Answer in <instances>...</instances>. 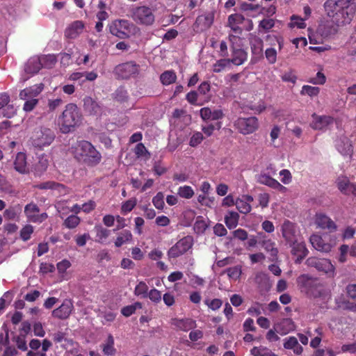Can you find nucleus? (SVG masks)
<instances>
[{
	"label": "nucleus",
	"mask_w": 356,
	"mask_h": 356,
	"mask_svg": "<svg viewBox=\"0 0 356 356\" xmlns=\"http://www.w3.org/2000/svg\"><path fill=\"white\" fill-rule=\"evenodd\" d=\"M54 132L48 128H38L34 130L31 136V143L35 147L42 149L49 145L54 140Z\"/></svg>",
	"instance_id": "nucleus-6"
},
{
	"label": "nucleus",
	"mask_w": 356,
	"mask_h": 356,
	"mask_svg": "<svg viewBox=\"0 0 356 356\" xmlns=\"http://www.w3.org/2000/svg\"><path fill=\"white\" fill-rule=\"evenodd\" d=\"M284 347L286 349H293L297 348L302 351V347L299 345L298 339L295 337H289L284 339Z\"/></svg>",
	"instance_id": "nucleus-46"
},
{
	"label": "nucleus",
	"mask_w": 356,
	"mask_h": 356,
	"mask_svg": "<svg viewBox=\"0 0 356 356\" xmlns=\"http://www.w3.org/2000/svg\"><path fill=\"white\" fill-rule=\"evenodd\" d=\"M327 235L323 236L318 234H312L309 241L316 250L322 252H329L331 251L333 245L327 241Z\"/></svg>",
	"instance_id": "nucleus-13"
},
{
	"label": "nucleus",
	"mask_w": 356,
	"mask_h": 356,
	"mask_svg": "<svg viewBox=\"0 0 356 356\" xmlns=\"http://www.w3.org/2000/svg\"><path fill=\"white\" fill-rule=\"evenodd\" d=\"M72 149L74 158L88 166H96L102 161L101 153L89 141H78Z\"/></svg>",
	"instance_id": "nucleus-2"
},
{
	"label": "nucleus",
	"mask_w": 356,
	"mask_h": 356,
	"mask_svg": "<svg viewBox=\"0 0 356 356\" xmlns=\"http://www.w3.org/2000/svg\"><path fill=\"white\" fill-rule=\"evenodd\" d=\"M259 244L267 252L270 253V256L273 257H277L278 250L275 248V243L270 238L261 240Z\"/></svg>",
	"instance_id": "nucleus-34"
},
{
	"label": "nucleus",
	"mask_w": 356,
	"mask_h": 356,
	"mask_svg": "<svg viewBox=\"0 0 356 356\" xmlns=\"http://www.w3.org/2000/svg\"><path fill=\"white\" fill-rule=\"evenodd\" d=\"M128 92L124 87L118 88L115 92V99L120 102H124L128 100Z\"/></svg>",
	"instance_id": "nucleus-53"
},
{
	"label": "nucleus",
	"mask_w": 356,
	"mask_h": 356,
	"mask_svg": "<svg viewBox=\"0 0 356 356\" xmlns=\"http://www.w3.org/2000/svg\"><path fill=\"white\" fill-rule=\"evenodd\" d=\"M114 338L111 334L108 335L106 343L103 345V353L106 355H113L115 353L116 349L114 347Z\"/></svg>",
	"instance_id": "nucleus-36"
},
{
	"label": "nucleus",
	"mask_w": 356,
	"mask_h": 356,
	"mask_svg": "<svg viewBox=\"0 0 356 356\" xmlns=\"http://www.w3.org/2000/svg\"><path fill=\"white\" fill-rule=\"evenodd\" d=\"M316 224L323 229H327L330 232L337 230V226L335 222L323 213L316 215Z\"/></svg>",
	"instance_id": "nucleus-17"
},
{
	"label": "nucleus",
	"mask_w": 356,
	"mask_h": 356,
	"mask_svg": "<svg viewBox=\"0 0 356 356\" xmlns=\"http://www.w3.org/2000/svg\"><path fill=\"white\" fill-rule=\"evenodd\" d=\"M35 187L40 190L50 189L56 191H61L65 188V185L63 184H60L54 181L42 182L35 185Z\"/></svg>",
	"instance_id": "nucleus-32"
},
{
	"label": "nucleus",
	"mask_w": 356,
	"mask_h": 356,
	"mask_svg": "<svg viewBox=\"0 0 356 356\" xmlns=\"http://www.w3.org/2000/svg\"><path fill=\"white\" fill-rule=\"evenodd\" d=\"M26 102L23 106V110L26 112H30L34 109L38 103V99L36 98H29L25 99Z\"/></svg>",
	"instance_id": "nucleus-57"
},
{
	"label": "nucleus",
	"mask_w": 356,
	"mask_h": 356,
	"mask_svg": "<svg viewBox=\"0 0 356 356\" xmlns=\"http://www.w3.org/2000/svg\"><path fill=\"white\" fill-rule=\"evenodd\" d=\"M282 234L289 244L296 242L297 234L295 223L286 220L282 225Z\"/></svg>",
	"instance_id": "nucleus-16"
},
{
	"label": "nucleus",
	"mask_w": 356,
	"mask_h": 356,
	"mask_svg": "<svg viewBox=\"0 0 356 356\" xmlns=\"http://www.w3.org/2000/svg\"><path fill=\"white\" fill-rule=\"evenodd\" d=\"M275 26V21L273 19H264L259 22V28L268 31Z\"/></svg>",
	"instance_id": "nucleus-63"
},
{
	"label": "nucleus",
	"mask_w": 356,
	"mask_h": 356,
	"mask_svg": "<svg viewBox=\"0 0 356 356\" xmlns=\"http://www.w3.org/2000/svg\"><path fill=\"white\" fill-rule=\"evenodd\" d=\"M232 58H229V60L231 63L235 65H242L248 58L246 51L242 49H236L232 47Z\"/></svg>",
	"instance_id": "nucleus-24"
},
{
	"label": "nucleus",
	"mask_w": 356,
	"mask_h": 356,
	"mask_svg": "<svg viewBox=\"0 0 356 356\" xmlns=\"http://www.w3.org/2000/svg\"><path fill=\"white\" fill-rule=\"evenodd\" d=\"M309 83L312 84H320L323 85L326 81V77L323 73L321 72H318L315 77L311 78L309 81Z\"/></svg>",
	"instance_id": "nucleus-61"
},
{
	"label": "nucleus",
	"mask_w": 356,
	"mask_h": 356,
	"mask_svg": "<svg viewBox=\"0 0 356 356\" xmlns=\"http://www.w3.org/2000/svg\"><path fill=\"white\" fill-rule=\"evenodd\" d=\"M26 155L24 152H18L13 162L14 169L22 175L29 173Z\"/></svg>",
	"instance_id": "nucleus-18"
},
{
	"label": "nucleus",
	"mask_w": 356,
	"mask_h": 356,
	"mask_svg": "<svg viewBox=\"0 0 356 356\" xmlns=\"http://www.w3.org/2000/svg\"><path fill=\"white\" fill-rule=\"evenodd\" d=\"M152 203L157 209L163 210L165 206L163 193L162 192L157 193L152 198Z\"/></svg>",
	"instance_id": "nucleus-51"
},
{
	"label": "nucleus",
	"mask_w": 356,
	"mask_h": 356,
	"mask_svg": "<svg viewBox=\"0 0 356 356\" xmlns=\"http://www.w3.org/2000/svg\"><path fill=\"white\" fill-rule=\"evenodd\" d=\"M95 230L96 232V241L99 243H104L111 234L109 229L103 227L102 225H96Z\"/></svg>",
	"instance_id": "nucleus-35"
},
{
	"label": "nucleus",
	"mask_w": 356,
	"mask_h": 356,
	"mask_svg": "<svg viewBox=\"0 0 356 356\" xmlns=\"http://www.w3.org/2000/svg\"><path fill=\"white\" fill-rule=\"evenodd\" d=\"M277 51L274 48H268L265 51V56L269 64H274L277 61Z\"/></svg>",
	"instance_id": "nucleus-56"
},
{
	"label": "nucleus",
	"mask_w": 356,
	"mask_h": 356,
	"mask_svg": "<svg viewBox=\"0 0 356 356\" xmlns=\"http://www.w3.org/2000/svg\"><path fill=\"white\" fill-rule=\"evenodd\" d=\"M42 68L39 56L30 58L25 64L24 71L26 74L33 75L37 74Z\"/></svg>",
	"instance_id": "nucleus-23"
},
{
	"label": "nucleus",
	"mask_w": 356,
	"mask_h": 356,
	"mask_svg": "<svg viewBox=\"0 0 356 356\" xmlns=\"http://www.w3.org/2000/svg\"><path fill=\"white\" fill-rule=\"evenodd\" d=\"M142 308V304L139 302H135L134 305L124 307L121 309V313L123 316L129 317L135 313L136 309Z\"/></svg>",
	"instance_id": "nucleus-43"
},
{
	"label": "nucleus",
	"mask_w": 356,
	"mask_h": 356,
	"mask_svg": "<svg viewBox=\"0 0 356 356\" xmlns=\"http://www.w3.org/2000/svg\"><path fill=\"white\" fill-rule=\"evenodd\" d=\"M24 214L27 220L33 223H41L48 218L46 212L40 213V208L34 202H31L25 206Z\"/></svg>",
	"instance_id": "nucleus-12"
},
{
	"label": "nucleus",
	"mask_w": 356,
	"mask_h": 356,
	"mask_svg": "<svg viewBox=\"0 0 356 356\" xmlns=\"http://www.w3.org/2000/svg\"><path fill=\"white\" fill-rule=\"evenodd\" d=\"M320 92V88L316 86L304 85L300 90L301 95H308L310 97H316Z\"/></svg>",
	"instance_id": "nucleus-42"
},
{
	"label": "nucleus",
	"mask_w": 356,
	"mask_h": 356,
	"mask_svg": "<svg viewBox=\"0 0 356 356\" xmlns=\"http://www.w3.org/2000/svg\"><path fill=\"white\" fill-rule=\"evenodd\" d=\"M44 84L40 83L35 84L29 88H26L19 92V98L21 99H26L29 98H36L43 90Z\"/></svg>",
	"instance_id": "nucleus-21"
},
{
	"label": "nucleus",
	"mask_w": 356,
	"mask_h": 356,
	"mask_svg": "<svg viewBox=\"0 0 356 356\" xmlns=\"http://www.w3.org/2000/svg\"><path fill=\"white\" fill-rule=\"evenodd\" d=\"M132 241L133 235L131 232L128 229H123L118 233L114 244L116 248H120L123 245L131 243Z\"/></svg>",
	"instance_id": "nucleus-25"
},
{
	"label": "nucleus",
	"mask_w": 356,
	"mask_h": 356,
	"mask_svg": "<svg viewBox=\"0 0 356 356\" xmlns=\"http://www.w3.org/2000/svg\"><path fill=\"white\" fill-rule=\"evenodd\" d=\"M294 329V323L291 318H284L276 324L275 330L281 334H286Z\"/></svg>",
	"instance_id": "nucleus-30"
},
{
	"label": "nucleus",
	"mask_w": 356,
	"mask_h": 356,
	"mask_svg": "<svg viewBox=\"0 0 356 356\" xmlns=\"http://www.w3.org/2000/svg\"><path fill=\"white\" fill-rule=\"evenodd\" d=\"M137 204L136 198L129 199L122 203L121 207V212L123 214H126L133 210Z\"/></svg>",
	"instance_id": "nucleus-48"
},
{
	"label": "nucleus",
	"mask_w": 356,
	"mask_h": 356,
	"mask_svg": "<svg viewBox=\"0 0 356 356\" xmlns=\"http://www.w3.org/2000/svg\"><path fill=\"white\" fill-rule=\"evenodd\" d=\"M203 139V134L201 132H196L191 137L189 145L193 147H196L202 143Z\"/></svg>",
	"instance_id": "nucleus-59"
},
{
	"label": "nucleus",
	"mask_w": 356,
	"mask_h": 356,
	"mask_svg": "<svg viewBox=\"0 0 356 356\" xmlns=\"http://www.w3.org/2000/svg\"><path fill=\"white\" fill-rule=\"evenodd\" d=\"M238 220L239 215L237 212L235 211H229L225 216V225L229 229H232L238 225Z\"/></svg>",
	"instance_id": "nucleus-33"
},
{
	"label": "nucleus",
	"mask_w": 356,
	"mask_h": 356,
	"mask_svg": "<svg viewBox=\"0 0 356 356\" xmlns=\"http://www.w3.org/2000/svg\"><path fill=\"white\" fill-rule=\"evenodd\" d=\"M296 282L300 292L309 298H324L328 295L325 284L317 277L302 274L297 278Z\"/></svg>",
	"instance_id": "nucleus-3"
},
{
	"label": "nucleus",
	"mask_w": 356,
	"mask_h": 356,
	"mask_svg": "<svg viewBox=\"0 0 356 356\" xmlns=\"http://www.w3.org/2000/svg\"><path fill=\"white\" fill-rule=\"evenodd\" d=\"M207 227L206 222L199 216L194 224L193 229L197 234H203Z\"/></svg>",
	"instance_id": "nucleus-52"
},
{
	"label": "nucleus",
	"mask_w": 356,
	"mask_h": 356,
	"mask_svg": "<svg viewBox=\"0 0 356 356\" xmlns=\"http://www.w3.org/2000/svg\"><path fill=\"white\" fill-rule=\"evenodd\" d=\"M305 19L301 18L297 15H292L291 17V22L289 26L291 28L297 27L298 29H304L306 27Z\"/></svg>",
	"instance_id": "nucleus-49"
},
{
	"label": "nucleus",
	"mask_w": 356,
	"mask_h": 356,
	"mask_svg": "<svg viewBox=\"0 0 356 356\" xmlns=\"http://www.w3.org/2000/svg\"><path fill=\"white\" fill-rule=\"evenodd\" d=\"M255 282L259 287L268 289L270 286L268 275L263 272L258 273L255 276Z\"/></svg>",
	"instance_id": "nucleus-39"
},
{
	"label": "nucleus",
	"mask_w": 356,
	"mask_h": 356,
	"mask_svg": "<svg viewBox=\"0 0 356 356\" xmlns=\"http://www.w3.org/2000/svg\"><path fill=\"white\" fill-rule=\"evenodd\" d=\"M213 22L212 18L209 15H200L196 19L195 24H201L204 23L205 27H209Z\"/></svg>",
	"instance_id": "nucleus-64"
},
{
	"label": "nucleus",
	"mask_w": 356,
	"mask_h": 356,
	"mask_svg": "<svg viewBox=\"0 0 356 356\" xmlns=\"http://www.w3.org/2000/svg\"><path fill=\"white\" fill-rule=\"evenodd\" d=\"M306 264L308 266L314 267L318 271L323 273L327 277H334L335 275V267L327 259L311 257L306 260Z\"/></svg>",
	"instance_id": "nucleus-7"
},
{
	"label": "nucleus",
	"mask_w": 356,
	"mask_h": 356,
	"mask_svg": "<svg viewBox=\"0 0 356 356\" xmlns=\"http://www.w3.org/2000/svg\"><path fill=\"white\" fill-rule=\"evenodd\" d=\"M257 181L259 184L268 186L274 189H285V187L280 184L276 179L266 174L259 175Z\"/></svg>",
	"instance_id": "nucleus-26"
},
{
	"label": "nucleus",
	"mask_w": 356,
	"mask_h": 356,
	"mask_svg": "<svg viewBox=\"0 0 356 356\" xmlns=\"http://www.w3.org/2000/svg\"><path fill=\"white\" fill-rule=\"evenodd\" d=\"M193 245V238L191 236H186L179 240L168 251L169 259H175L188 252L192 248Z\"/></svg>",
	"instance_id": "nucleus-9"
},
{
	"label": "nucleus",
	"mask_w": 356,
	"mask_h": 356,
	"mask_svg": "<svg viewBox=\"0 0 356 356\" xmlns=\"http://www.w3.org/2000/svg\"><path fill=\"white\" fill-rule=\"evenodd\" d=\"M83 105L90 114L97 115L101 113L102 107L98 102L90 97H86L83 99Z\"/></svg>",
	"instance_id": "nucleus-28"
},
{
	"label": "nucleus",
	"mask_w": 356,
	"mask_h": 356,
	"mask_svg": "<svg viewBox=\"0 0 356 356\" xmlns=\"http://www.w3.org/2000/svg\"><path fill=\"white\" fill-rule=\"evenodd\" d=\"M48 165V160L44 158H40L38 163L35 165V173L37 175H40L47 169Z\"/></svg>",
	"instance_id": "nucleus-50"
},
{
	"label": "nucleus",
	"mask_w": 356,
	"mask_h": 356,
	"mask_svg": "<svg viewBox=\"0 0 356 356\" xmlns=\"http://www.w3.org/2000/svg\"><path fill=\"white\" fill-rule=\"evenodd\" d=\"M252 202H253V197L251 195H244L241 198L236 199L235 205L240 213L247 214L251 211Z\"/></svg>",
	"instance_id": "nucleus-22"
},
{
	"label": "nucleus",
	"mask_w": 356,
	"mask_h": 356,
	"mask_svg": "<svg viewBox=\"0 0 356 356\" xmlns=\"http://www.w3.org/2000/svg\"><path fill=\"white\" fill-rule=\"evenodd\" d=\"M133 20L140 25L151 26L155 21V15L152 9L147 6L133 8L131 10Z\"/></svg>",
	"instance_id": "nucleus-5"
},
{
	"label": "nucleus",
	"mask_w": 356,
	"mask_h": 356,
	"mask_svg": "<svg viewBox=\"0 0 356 356\" xmlns=\"http://www.w3.org/2000/svg\"><path fill=\"white\" fill-rule=\"evenodd\" d=\"M289 245L292 247L291 253L296 255L298 259H302L307 255L308 250L304 242H298V239H296V242Z\"/></svg>",
	"instance_id": "nucleus-27"
},
{
	"label": "nucleus",
	"mask_w": 356,
	"mask_h": 356,
	"mask_svg": "<svg viewBox=\"0 0 356 356\" xmlns=\"http://www.w3.org/2000/svg\"><path fill=\"white\" fill-rule=\"evenodd\" d=\"M336 183L338 189L343 194L348 195L351 193L352 186H354V183H351L347 177H338Z\"/></svg>",
	"instance_id": "nucleus-29"
},
{
	"label": "nucleus",
	"mask_w": 356,
	"mask_h": 356,
	"mask_svg": "<svg viewBox=\"0 0 356 356\" xmlns=\"http://www.w3.org/2000/svg\"><path fill=\"white\" fill-rule=\"evenodd\" d=\"M263 40L257 38L254 39V42L251 43V51L253 55L258 56L259 58L263 57Z\"/></svg>",
	"instance_id": "nucleus-38"
},
{
	"label": "nucleus",
	"mask_w": 356,
	"mask_h": 356,
	"mask_svg": "<svg viewBox=\"0 0 356 356\" xmlns=\"http://www.w3.org/2000/svg\"><path fill=\"white\" fill-rule=\"evenodd\" d=\"M82 115L75 104H68L58 118L60 130L63 134L72 131L81 123Z\"/></svg>",
	"instance_id": "nucleus-4"
},
{
	"label": "nucleus",
	"mask_w": 356,
	"mask_h": 356,
	"mask_svg": "<svg viewBox=\"0 0 356 356\" xmlns=\"http://www.w3.org/2000/svg\"><path fill=\"white\" fill-rule=\"evenodd\" d=\"M323 8L326 15L338 25L346 24L350 22L355 13V0H326Z\"/></svg>",
	"instance_id": "nucleus-1"
},
{
	"label": "nucleus",
	"mask_w": 356,
	"mask_h": 356,
	"mask_svg": "<svg viewBox=\"0 0 356 356\" xmlns=\"http://www.w3.org/2000/svg\"><path fill=\"white\" fill-rule=\"evenodd\" d=\"M313 120L310 123V127L314 130H325L330 125L334 123V118L330 115H318L313 113L312 115Z\"/></svg>",
	"instance_id": "nucleus-14"
},
{
	"label": "nucleus",
	"mask_w": 356,
	"mask_h": 356,
	"mask_svg": "<svg viewBox=\"0 0 356 356\" xmlns=\"http://www.w3.org/2000/svg\"><path fill=\"white\" fill-rule=\"evenodd\" d=\"M204 303L212 310L218 309L222 305V301L218 298H214L211 300L207 299Z\"/></svg>",
	"instance_id": "nucleus-60"
},
{
	"label": "nucleus",
	"mask_w": 356,
	"mask_h": 356,
	"mask_svg": "<svg viewBox=\"0 0 356 356\" xmlns=\"http://www.w3.org/2000/svg\"><path fill=\"white\" fill-rule=\"evenodd\" d=\"M134 24L127 19H116L109 25L110 33L120 39L129 37Z\"/></svg>",
	"instance_id": "nucleus-10"
},
{
	"label": "nucleus",
	"mask_w": 356,
	"mask_h": 356,
	"mask_svg": "<svg viewBox=\"0 0 356 356\" xmlns=\"http://www.w3.org/2000/svg\"><path fill=\"white\" fill-rule=\"evenodd\" d=\"M177 194L181 197L190 199L194 195V191L190 186H180L178 188Z\"/></svg>",
	"instance_id": "nucleus-45"
},
{
	"label": "nucleus",
	"mask_w": 356,
	"mask_h": 356,
	"mask_svg": "<svg viewBox=\"0 0 356 356\" xmlns=\"http://www.w3.org/2000/svg\"><path fill=\"white\" fill-rule=\"evenodd\" d=\"M234 128L241 134L254 133L259 128V120L256 117L238 118L234 122Z\"/></svg>",
	"instance_id": "nucleus-8"
},
{
	"label": "nucleus",
	"mask_w": 356,
	"mask_h": 356,
	"mask_svg": "<svg viewBox=\"0 0 356 356\" xmlns=\"http://www.w3.org/2000/svg\"><path fill=\"white\" fill-rule=\"evenodd\" d=\"M42 67L51 68L57 62V59L55 55L48 54L44 55L40 57Z\"/></svg>",
	"instance_id": "nucleus-40"
},
{
	"label": "nucleus",
	"mask_w": 356,
	"mask_h": 356,
	"mask_svg": "<svg viewBox=\"0 0 356 356\" xmlns=\"http://www.w3.org/2000/svg\"><path fill=\"white\" fill-rule=\"evenodd\" d=\"M83 29L84 24L82 21H74L66 28L65 36L68 39H75L83 32Z\"/></svg>",
	"instance_id": "nucleus-20"
},
{
	"label": "nucleus",
	"mask_w": 356,
	"mask_h": 356,
	"mask_svg": "<svg viewBox=\"0 0 356 356\" xmlns=\"http://www.w3.org/2000/svg\"><path fill=\"white\" fill-rule=\"evenodd\" d=\"M177 79V74L172 70H165L160 75V81L163 86H169L175 83Z\"/></svg>",
	"instance_id": "nucleus-31"
},
{
	"label": "nucleus",
	"mask_w": 356,
	"mask_h": 356,
	"mask_svg": "<svg viewBox=\"0 0 356 356\" xmlns=\"http://www.w3.org/2000/svg\"><path fill=\"white\" fill-rule=\"evenodd\" d=\"M13 341L15 342L17 348L23 351L27 350L26 341V335L20 333L18 336H16L13 338Z\"/></svg>",
	"instance_id": "nucleus-54"
},
{
	"label": "nucleus",
	"mask_w": 356,
	"mask_h": 356,
	"mask_svg": "<svg viewBox=\"0 0 356 356\" xmlns=\"http://www.w3.org/2000/svg\"><path fill=\"white\" fill-rule=\"evenodd\" d=\"M147 297L154 303H159L161 300V293L156 289H152L147 294Z\"/></svg>",
	"instance_id": "nucleus-58"
},
{
	"label": "nucleus",
	"mask_w": 356,
	"mask_h": 356,
	"mask_svg": "<svg viewBox=\"0 0 356 356\" xmlns=\"http://www.w3.org/2000/svg\"><path fill=\"white\" fill-rule=\"evenodd\" d=\"M171 324L175 326L176 329L184 332H188L191 329L195 328L197 326L196 321L189 318H172Z\"/></svg>",
	"instance_id": "nucleus-19"
},
{
	"label": "nucleus",
	"mask_w": 356,
	"mask_h": 356,
	"mask_svg": "<svg viewBox=\"0 0 356 356\" xmlns=\"http://www.w3.org/2000/svg\"><path fill=\"white\" fill-rule=\"evenodd\" d=\"M148 286L143 281H140L135 287L134 293L137 296H143L144 298L147 297L148 294Z\"/></svg>",
	"instance_id": "nucleus-44"
},
{
	"label": "nucleus",
	"mask_w": 356,
	"mask_h": 356,
	"mask_svg": "<svg viewBox=\"0 0 356 356\" xmlns=\"http://www.w3.org/2000/svg\"><path fill=\"white\" fill-rule=\"evenodd\" d=\"M231 64L229 58H222L213 65L212 70L215 73H220L225 70V68L230 67Z\"/></svg>",
	"instance_id": "nucleus-37"
},
{
	"label": "nucleus",
	"mask_w": 356,
	"mask_h": 356,
	"mask_svg": "<svg viewBox=\"0 0 356 356\" xmlns=\"http://www.w3.org/2000/svg\"><path fill=\"white\" fill-rule=\"evenodd\" d=\"M74 305L71 300L65 299L62 305L52 312V316L58 319H67L72 313Z\"/></svg>",
	"instance_id": "nucleus-15"
},
{
	"label": "nucleus",
	"mask_w": 356,
	"mask_h": 356,
	"mask_svg": "<svg viewBox=\"0 0 356 356\" xmlns=\"http://www.w3.org/2000/svg\"><path fill=\"white\" fill-rule=\"evenodd\" d=\"M33 232V227L31 225H26L20 230V237L24 241H26L31 238Z\"/></svg>",
	"instance_id": "nucleus-55"
},
{
	"label": "nucleus",
	"mask_w": 356,
	"mask_h": 356,
	"mask_svg": "<svg viewBox=\"0 0 356 356\" xmlns=\"http://www.w3.org/2000/svg\"><path fill=\"white\" fill-rule=\"evenodd\" d=\"M2 114L3 116L7 118H10L14 116L16 113V109L13 105L7 104L3 108Z\"/></svg>",
	"instance_id": "nucleus-62"
},
{
	"label": "nucleus",
	"mask_w": 356,
	"mask_h": 356,
	"mask_svg": "<svg viewBox=\"0 0 356 356\" xmlns=\"http://www.w3.org/2000/svg\"><path fill=\"white\" fill-rule=\"evenodd\" d=\"M81 219L76 215H70L64 221L63 225L69 229H74L79 225Z\"/></svg>",
	"instance_id": "nucleus-47"
},
{
	"label": "nucleus",
	"mask_w": 356,
	"mask_h": 356,
	"mask_svg": "<svg viewBox=\"0 0 356 356\" xmlns=\"http://www.w3.org/2000/svg\"><path fill=\"white\" fill-rule=\"evenodd\" d=\"M318 32L323 37L327 38L331 35L335 34L337 29L332 24L327 23L322 24L318 27Z\"/></svg>",
	"instance_id": "nucleus-41"
},
{
	"label": "nucleus",
	"mask_w": 356,
	"mask_h": 356,
	"mask_svg": "<svg viewBox=\"0 0 356 356\" xmlns=\"http://www.w3.org/2000/svg\"><path fill=\"white\" fill-rule=\"evenodd\" d=\"M140 66L134 61L126 62L117 65L113 73L118 79H127L139 74Z\"/></svg>",
	"instance_id": "nucleus-11"
}]
</instances>
